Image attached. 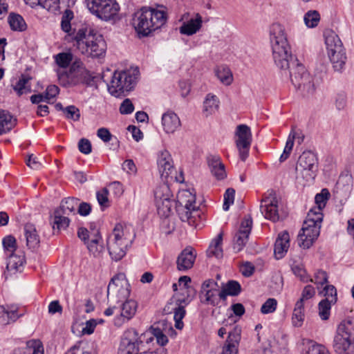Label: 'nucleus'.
I'll use <instances>...</instances> for the list:
<instances>
[{
    "label": "nucleus",
    "instance_id": "b1692460",
    "mask_svg": "<svg viewBox=\"0 0 354 354\" xmlns=\"http://www.w3.org/2000/svg\"><path fill=\"white\" fill-rule=\"evenodd\" d=\"M157 162L161 178L165 180H167L169 177L174 171V167L171 154L167 150L160 151L158 155Z\"/></svg>",
    "mask_w": 354,
    "mask_h": 354
},
{
    "label": "nucleus",
    "instance_id": "6e6552de",
    "mask_svg": "<svg viewBox=\"0 0 354 354\" xmlns=\"http://www.w3.org/2000/svg\"><path fill=\"white\" fill-rule=\"evenodd\" d=\"M333 348L337 354L354 352V324L351 320L342 322L333 339Z\"/></svg>",
    "mask_w": 354,
    "mask_h": 354
},
{
    "label": "nucleus",
    "instance_id": "c85d7f7f",
    "mask_svg": "<svg viewBox=\"0 0 354 354\" xmlns=\"http://www.w3.org/2000/svg\"><path fill=\"white\" fill-rule=\"evenodd\" d=\"M76 0H40L38 6L48 11L55 13L61 8H70L75 5Z\"/></svg>",
    "mask_w": 354,
    "mask_h": 354
},
{
    "label": "nucleus",
    "instance_id": "4c0bfd02",
    "mask_svg": "<svg viewBox=\"0 0 354 354\" xmlns=\"http://www.w3.org/2000/svg\"><path fill=\"white\" fill-rule=\"evenodd\" d=\"M222 241L223 238L221 234H218L212 240L207 250V255L209 257H214L217 259L223 257Z\"/></svg>",
    "mask_w": 354,
    "mask_h": 354
},
{
    "label": "nucleus",
    "instance_id": "1a4fd4ad",
    "mask_svg": "<svg viewBox=\"0 0 354 354\" xmlns=\"http://www.w3.org/2000/svg\"><path fill=\"white\" fill-rule=\"evenodd\" d=\"M139 76V70L137 67H131L129 69L120 72H115L110 84L109 92L115 96H119L124 92L132 90L136 86Z\"/></svg>",
    "mask_w": 354,
    "mask_h": 354
},
{
    "label": "nucleus",
    "instance_id": "e433bc0d",
    "mask_svg": "<svg viewBox=\"0 0 354 354\" xmlns=\"http://www.w3.org/2000/svg\"><path fill=\"white\" fill-rule=\"evenodd\" d=\"M15 125V120L8 112L0 110V135L10 131Z\"/></svg>",
    "mask_w": 354,
    "mask_h": 354
},
{
    "label": "nucleus",
    "instance_id": "6e6d98bb",
    "mask_svg": "<svg viewBox=\"0 0 354 354\" xmlns=\"http://www.w3.org/2000/svg\"><path fill=\"white\" fill-rule=\"evenodd\" d=\"M28 81V79L21 77L17 81L16 84L14 86L13 88L19 95H21L24 93L30 92V86H27Z\"/></svg>",
    "mask_w": 354,
    "mask_h": 354
},
{
    "label": "nucleus",
    "instance_id": "37998d69",
    "mask_svg": "<svg viewBox=\"0 0 354 354\" xmlns=\"http://www.w3.org/2000/svg\"><path fill=\"white\" fill-rule=\"evenodd\" d=\"M10 28L15 31L22 32L26 29V24L24 18L18 14H10L8 17Z\"/></svg>",
    "mask_w": 354,
    "mask_h": 354
},
{
    "label": "nucleus",
    "instance_id": "5701e85b",
    "mask_svg": "<svg viewBox=\"0 0 354 354\" xmlns=\"http://www.w3.org/2000/svg\"><path fill=\"white\" fill-rule=\"evenodd\" d=\"M241 337V328L237 325L228 331L227 338L221 354H238V347Z\"/></svg>",
    "mask_w": 354,
    "mask_h": 354
},
{
    "label": "nucleus",
    "instance_id": "774afa93",
    "mask_svg": "<svg viewBox=\"0 0 354 354\" xmlns=\"http://www.w3.org/2000/svg\"><path fill=\"white\" fill-rule=\"evenodd\" d=\"M108 195L109 191L106 188L97 192V199L101 207H106L109 206Z\"/></svg>",
    "mask_w": 354,
    "mask_h": 354
},
{
    "label": "nucleus",
    "instance_id": "f03ea898",
    "mask_svg": "<svg viewBox=\"0 0 354 354\" xmlns=\"http://www.w3.org/2000/svg\"><path fill=\"white\" fill-rule=\"evenodd\" d=\"M135 236L134 230L131 225L117 223L106 241L111 259L115 261L121 260L131 246Z\"/></svg>",
    "mask_w": 354,
    "mask_h": 354
},
{
    "label": "nucleus",
    "instance_id": "79ce46f5",
    "mask_svg": "<svg viewBox=\"0 0 354 354\" xmlns=\"http://www.w3.org/2000/svg\"><path fill=\"white\" fill-rule=\"evenodd\" d=\"M54 60L57 69L64 70L72 64L73 56L70 52H62L54 55Z\"/></svg>",
    "mask_w": 354,
    "mask_h": 354
},
{
    "label": "nucleus",
    "instance_id": "6ab92c4d",
    "mask_svg": "<svg viewBox=\"0 0 354 354\" xmlns=\"http://www.w3.org/2000/svg\"><path fill=\"white\" fill-rule=\"evenodd\" d=\"M219 286L216 281L212 279L205 281L199 293L200 301L205 305L213 306L218 304Z\"/></svg>",
    "mask_w": 354,
    "mask_h": 354
},
{
    "label": "nucleus",
    "instance_id": "72a5a7b5",
    "mask_svg": "<svg viewBox=\"0 0 354 354\" xmlns=\"http://www.w3.org/2000/svg\"><path fill=\"white\" fill-rule=\"evenodd\" d=\"M220 101L216 95L208 93L203 102V113L207 117L215 113L219 108Z\"/></svg>",
    "mask_w": 354,
    "mask_h": 354
},
{
    "label": "nucleus",
    "instance_id": "69168bd1",
    "mask_svg": "<svg viewBox=\"0 0 354 354\" xmlns=\"http://www.w3.org/2000/svg\"><path fill=\"white\" fill-rule=\"evenodd\" d=\"M81 77L80 84H84L89 86H92L95 84V77H93L84 66Z\"/></svg>",
    "mask_w": 354,
    "mask_h": 354
},
{
    "label": "nucleus",
    "instance_id": "052dcab7",
    "mask_svg": "<svg viewBox=\"0 0 354 354\" xmlns=\"http://www.w3.org/2000/svg\"><path fill=\"white\" fill-rule=\"evenodd\" d=\"M17 311L18 308L16 306H8L6 309L3 308V314L8 317L7 324H9L10 322H15L21 316Z\"/></svg>",
    "mask_w": 354,
    "mask_h": 354
},
{
    "label": "nucleus",
    "instance_id": "8fccbe9b",
    "mask_svg": "<svg viewBox=\"0 0 354 354\" xmlns=\"http://www.w3.org/2000/svg\"><path fill=\"white\" fill-rule=\"evenodd\" d=\"M304 23L308 28H315L318 25L320 15L317 10H309L304 17Z\"/></svg>",
    "mask_w": 354,
    "mask_h": 354
},
{
    "label": "nucleus",
    "instance_id": "2eb2a0df",
    "mask_svg": "<svg viewBox=\"0 0 354 354\" xmlns=\"http://www.w3.org/2000/svg\"><path fill=\"white\" fill-rule=\"evenodd\" d=\"M252 140V136L250 128L246 124L238 125L235 131L234 141L239 158L243 162L249 156Z\"/></svg>",
    "mask_w": 354,
    "mask_h": 354
},
{
    "label": "nucleus",
    "instance_id": "cd10ccee",
    "mask_svg": "<svg viewBox=\"0 0 354 354\" xmlns=\"http://www.w3.org/2000/svg\"><path fill=\"white\" fill-rule=\"evenodd\" d=\"M162 125L167 133H174L180 125V120L177 114L173 111H167L162 116Z\"/></svg>",
    "mask_w": 354,
    "mask_h": 354
},
{
    "label": "nucleus",
    "instance_id": "412c9836",
    "mask_svg": "<svg viewBox=\"0 0 354 354\" xmlns=\"http://www.w3.org/2000/svg\"><path fill=\"white\" fill-rule=\"evenodd\" d=\"M260 210L266 219L273 222L279 220L278 200L274 194L271 192L261 200Z\"/></svg>",
    "mask_w": 354,
    "mask_h": 354
},
{
    "label": "nucleus",
    "instance_id": "9b49d317",
    "mask_svg": "<svg viewBox=\"0 0 354 354\" xmlns=\"http://www.w3.org/2000/svg\"><path fill=\"white\" fill-rule=\"evenodd\" d=\"M90 12L99 19L115 21L119 15L120 7L116 0H85Z\"/></svg>",
    "mask_w": 354,
    "mask_h": 354
},
{
    "label": "nucleus",
    "instance_id": "0e129e2a",
    "mask_svg": "<svg viewBox=\"0 0 354 354\" xmlns=\"http://www.w3.org/2000/svg\"><path fill=\"white\" fill-rule=\"evenodd\" d=\"M64 112L66 114V117L68 119H71L74 121H77L80 119V111L75 106H68L64 109Z\"/></svg>",
    "mask_w": 354,
    "mask_h": 354
},
{
    "label": "nucleus",
    "instance_id": "a19ab883",
    "mask_svg": "<svg viewBox=\"0 0 354 354\" xmlns=\"http://www.w3.org/2000/svg\"><path fill=\"white\" fill-rule=\"evenodd\" d=\"M329 192L326 189H323L321 193L317 194L315 198V206L312 207L308 212L323 214L322 209L325 207Z\"/></svg>",
    "mask_w": 354,
    "mask_h": 354
},
{
    "label": "nucleus",
    "instance_id": "49530a36",
    "mask_svg": "<svg viewBox=\"0 0 354 354\" xmlns=\"http://www.w3.org/2000/svg\"><path fill=\"white\" fill-rule=\"evenodd\" d=\"M25 353L28 354H44L42 342L39 339H31L27 342Z\"/></svg>",
    "mask_w": 354,
    "mask_h": 354
},
{
    "label": "nucleus",
    "instance_id": "338daca9",
    "mask_svg": "<svg viewBox=\"0 0 354 354\" xmlns=\"http://www.w3.org/2000/svg\"><path fill=\"white\" fill-rule=\"evenodd\" d=\"M59 88L56 85H50L48 86L46 91L44 93L45 95V100H46V102H50L51 100L55 98V97L59 94Z\"/></svg>",
    "mask_w": 354,
    "mask_h": 354
},
{
    "label": "nucleus",
    "instance_id": "a18cd8bd",
    "mask_svg": "<svg viewBox=\"0 0 354 354\" xmlns=\"http://www.w3.org/2000/svg\"><path fill=\"white\" fill-rule=\"evenodd\" d=\"M295 137H296V134L295 133V129L292 128L288 136V138H287V140L286 142V145L283 149V151L279 158V161L281 162H283L285 160H286L288 158V157L290 156L291 151L292 150L293 146H294V142L295 140Z\"/></svg>",
    "mask_w": 354,
    "mask_h": 354
},
{
    "label": "nucleus",
    "instance_id": "ea45409f",
    "mask_svg": "<svg viewBox=\"0 0 354 354\" xmlns=\"http://www.w3.org/2000/svg\"><path fill=\"white\" fill-rule=\"evenodd\" d=\"M78 205V199L75 198H66L61 202L59 207L57 210L61 212L67 216L75 214Z\"/></svg>",
    "mask_w": 354,
    "mask_h": 354
},
{
    "label": "nucleus",
    "instance_id": "a878e982",
    "mask_svg": "<svg viewBox=\"0 0 354 354\" xmlns=\"http://www.w3.org/2000/svg\"><path fill=\"white\" fill-rule=\"evenodd\" d=\"M203 19L200 14L196 13L194 18H191L186 22H183L179 28V32L182 35L191 36L196 34L202 27Z\"/></svg>",
    "mask_w": 354,
    "mask_h": 354
},
{
    "label": "nucleus",
    "instance_id": "4468645a",
    "mask_svg": "<svg viewBox=\"0 0 354 354\" xmlns=\"http://www.w3.org/2000/svg\"><path fill=\"white\" fill-rule=\"evenodd\" d=\"M84 64L80 60L73 62L68 71L56 69L59 84L64 87L74 86L80 84L82 78Z\"/></svg>",
    "mask_w": 354,
    "mask_h": 354
},
{
    "label": "nucleus",
    "instance_id": "58836bf2",
    "mask_svg": "<svg viewBox=\"0 0 354 354\" xmlns=\"http://www.w3.org/2000/svg\"><path fill=\"white\" fill-rule=\"evenodd\" d=\"M305 319V309L304 304H301V301H297L295 305L292 322V325L295 327H300L302 326Z\"/></svg>",
    "mask_w": 354,
    "mask_h": 354
},
{
    "label": "nucleus",
    "instance_id": "dca6fc26",
    "mask_svg": "<svg viewBox=\"0 0 354 354\" xmlns=\"http://www.w3.org/2000/svg\"><path fill=\"white\" fill-rule=\"evenodd\" d=\"M138 303L134 299H129L120 302L114 308V314H116L113 324L117 327H120L129 322L136 314Z\"/></svg>",
    "mask_w": 354,
    "mask_h": 354
},
{
    "label": "nucleus",
    "instance_id": "f257e3e1",
    "mask_svg": "<svg viewBox=\"0 0 354 354\" xmlns=\"http://www.w3.org/2000/svg\"><path fill=\"white\" fill-rule=\"evenodd\" d=\"M153 335H139L133 328L127 329L121 339L118 354H167L164 348L167 337L159 328L153 329Z\"/></svg>",
    "mask_w": 354,
    "mask_h": 354
},
{
    "label": "nucleus",
    "instance_id": "bf43d9fd",
    "mask_svg": "<svg viewBox=\"0 0 354 354\" xmlns=\"http://www.w3.org/2000/svg\"><path fill=\"white\" fill-rule=\"evenodd\" d=\"M308 281L313 282L317 285H324L328 282V274L326 272L319 270L314 274V279L308 277Z\"/></svg>",
    "mask_w": 354,
    "mask_h": 354
},
{
    "label": "nucleus",
    "instance_id": "bb28decb",
    "mask_svg": "<svg viewBox=\"0 0 354 354\" xmlns=\"http://www.w3.org/2000/svg\"><path fill=\"white\" fill-rule=\"evenodd\" d=\"M290 247V236L289 234L284 231L279 234L276 239L274 248V254L277 259H282L287 253Z\"/></svg>",
    "mask_w": 354,
    "mask_h": 354
},
{
    "label": "nucleus",
    "instance_id": "0eeeda50",
    "mask_svg": "<svg viewBox=\"0 0 354 354\" xmlns=\"http://www.w3.org/2000/svg\"><path fill=\"white\" fill-rule=\"evenodd\" d=\"M325 44L328 57L336 71H342L346 62L345 48L339 36L333 30L324 32Z\"/></svg>",
    "mask_w": 354,
    "mask_h": 354
},
{
    "label": "nucleus",
    "instance_id": "9d476101",
    "mask_svg": "<svg viewBox=\"0 0 354 354\" xmlns=\"http://www.w3.org/2000/svg\"><path fill=\"white\" fill-rule=\"evenodd\" d=\"M323 214L308 212L301 232L298 234V243L303 248H309L320 234Z\"/></svg>",
    "mask_w": 354,
    "mask_h": 354
},
{
    "label": "nucleus",
    "instance_id": "680f3d73",
    "mask_svg": "<svg viewBox=\"0 0 354 354\" xmlns=\"http://www.w3.org/2000/svg\"><path fill=\"white\" fill-rule=\"evenodd\" d=\"M235 191L232 188H228L224 194V203L223 209L227 211L230 205L233 204L234 200Z\"/></svg>",
    "mask_w": 354,
    "mask_h": 354
},
{
    "label": "nucleus",
    "instance_id": "aec40b11",
    "mask_svg": "<svg viewBox=\"0 0 354 354\" xmlns=\"http://www.w3.org/2000/svg\"><path fill=\"white\" fill-rule=\"evenodd\" d=\"M252 227V220L250 216L242 221L239 230L236 232L233 239V249L236 252L243 250L246 245Z\"/></svg>",
    "mask_w": 354,
    "mask_h": 354
},
{
    "label": "nucleus",
    "instance_id": "603ef678",
    "mask_svg": "<svg viewBox=\"0 0 354 354\" xmlns=\"http://www.w3.org/2000/svg\"><path fill=\"white\" fill-rule=\"evenodd\" d=\"M66 354H93L88 344L85 342H79L71 348Z\"/></svg>",
    "mask_w": 354,
    "mask_h": 354
},
{
    "label": "nucleus",
    "instance_id": "e2e57ef3",
    "mask_svg": "<svg viewBox=\"0 0 354 354\" xmlns=\"http://www.w3.org/2000/svg\"><path fill=\"white\" fill-rule=\"evenodd\" d=\"M224 288L232 296L238 295L241 290V285L236 281H228Z\"/></svg>",
    "mask_w": 354,
    "mask_h": 354
},
{
    "label": "nucleus",
    "instance_id": "423d86ee",
    "mask_svg": "<svg viewBox=\"0 0 354 354\" xmlns=\"http://www.w3.org/2000/svg\"><path fill=\"white\" fill-rule=\"evenodd\" d=\"M130 285L123 273L115 275L107 287V300L109 307L104 310L106 316L114 314V308L120 302L129 300Z\"/></svg>",
    "mask_w": 354,
    "mask_h": 354
},
{
    "label": "nucleus",
    "instance_id": "de8ad7c7",
    "mask_svg": "<svg viewBox=\"0 0 354 354\" xmlns=\"http://www.w3.org/2000/svg\"><path fill=\"white\" fill-rule=\"evenodd\" d=\"M73 17H74L73 12L69 9H66L62 16V19H61L62 30L63 31H64L65 32L68 33L69 35H71V31L72 30V28H71V21L73 19Z\"/></svg>",
    "mask_w": 354,
    "mask_h": 354
},
{
    "label": "nucleus",
    "instance_id": "473e14b6",
    "mask_svg": "<svg viewBox=\"0 0 354 354\" xmlns=\"http://www.w3.org/2000/svg\"><path fill=\"white\" fill-rule=\"evenodd\" d=\"M304 354H330L328 349L322 344L309 339H303L301 342Z\"/></svg>",
    "mask_w": 354,
    "mask_h": 354
},
{
    "label": "nucleus",
    "instance_id": "c756f323",
    "mask_svg": "<svg viewBox=\"0 0 354 354\" xmlns=\"http://www.w3.org/2000/svg\"><path fill=\"white\" fill-rule=\"evenodd\" d=\"M87 249L94 257H99L104 251V243L97 230H94V235L86 242Z\"/></svg>",
    "mask_w": 354,
    "mask_h": 354
},
{
    "label": "nucleus",
    "instance_id": "ddd939ff",
    "mask_svg": "<svg viewBox=\"0 0 354 354\" xmlns=\"http://www.w3.org/2000/svg\"><path fill=\"white\" fill-rule=\"evenodd\" d=\"M172 194L167 183H161L156 187L154 191L155 203L158 214L161 217H168L173 207L174 201L171 199Z\"/></svg>",
    "mask_w": 354,
    "mask_h": 354
},
{
    "label": "nucleus",
    "instance_id": "5fc2aeb1",
    "mask_svg": "<svg viewBox=\"0 0 354 354\" xmlns=\"http://www.w3.org/2000/svg\"><path fill=\"white\" fill-rule=\"evenodd\" d=\"M297 90L304 97L309 98L313 97L315 95L316 91L314 80L304 84L299 88H297Z\"/></svg>",
    "mask_w": 354,
    "mask_h": 354
},
{
    "label": "nucleus",
    "instance_id": "f8f14e48",
    "mask_svg": "<svg viewBox=\"0 0 354 354\" xmlns=\"http://www.w3.org/2000/svg\"><path fill=\"white\" fill-rule=\"evenodd\" d=\"M318 171V158L311 151H306L299 156L296 165V174L298 179L306 183L312 182Z\"/></svg>",
    "mask_w": 354,
    "mask_h": 354
},
{
    "label": "nucleus",
    "instance_id": "f3484780",
    "mask_svg": "<svg viewBox=\"0 0 354 354\" xmlns=\"http://www.w3.org/2000/svg\"><path fill=\"white\" fill-rule=\"evenodd\" d=\"M288 68H290L291 82L296 89L304 84L314 80L313 77L306 71L305 66L299 63L298 59L295 57L290 59Z\"/></svg>",
    "mask_w": 354,
    "mask_h": 354
},
{
    "label": "nucleus",
    "instance_id": "3c124183",
    "mask_svg": "<svg viewBox=\"0 0 354 354\" xmlns=\"http://www.w3.org/2000/svg\"><path fill=\"white\" fill-rule=\"evenodd\" d=\"M335 303H330L328 300L322 299L318 304L319 316L322 320L328 319L330 315L331 306Z\"/></svg>",
    "mask_w": 354,
    "mask_h": 354
},
{
    "label": "nucleus",
    "instance_id": "4be33fe9",
    "mask_svg": "<svg viewBox=\"0 0 354 354\" xmlns=\"http://www.w3.org/2000/svg\"><path fill=\"white\" fill-rule=\"evenodd\" d=\"M187 292H188L180 291V294L177 295L176 297V307L174 308V319L175 320V327L178 329H182L183 328L184 324L182 319L184 318L186 313L185 307L187 306L192 300Z\"/></svg>",
    "mask_w": 354,
    "mask_h": 354
},
{
    "label": "nucleus",
    "instance_id": "c03bdc74",
    "mask_svg": "<svg viewBox=\"0 0 354 354\" xmlns=\"http://www.w3.org/2000/svg\"><path fill=\"white\" fill-rule=\"evenodd\" d=\"M216 75L221 82L225 85H230L233 81L232 73L227 66H218L216 70Z\"/></svg>",
    "mask_w": 354,
    "mask_h": 354
},
{
    "label": "nucleus",
    "instance_id": "13d9d810",
    "mask_svg": "<svg viewBox=\"0 0 354 354\" xmlns=\"http://www.w3.org/2000/svg\"><path fill=\"white\" fill-rule=\"evenodd\" d=\"M277 306V301L274 298L268 299L262 305L261 312L263 314L274 313Z\"/></svg>",
    "mask_w": 354,
    "mask_h": 354
},
{
    "label": "nucleus",
    "instance_id": "09e8293b",
    "mask_svg": "<svg viewBox=\"0 0 354 354\" xmlns=\"http://www.w3.org/2000/svg\"><path fill=\"white\" fill-rule=\"evenodd\" d=\"M2 243L6 256L15 253L17 250V241L12 235H8L4 237L2 241Z\"/></svg>",
    "mask_w": 354,
    "mask_h": 354
},
{
    "label": "nucleus",
    "instance_id": "20e7f679",
    "mask_svg": "<svg viewBox=\"0 0 354 354\" xmlns=\"http://www.w3.org/2000/svg\"><path fill=\"white\" fill-rule=\"evenodd\" d=\"M167 19L165 11L143 7L134 14L133 26L139 35L145 37L164 26Z\"/></svg>",
    "mask_w": 354,
    "mask_h": 354
},
{
    "label": "nucleus",
    "instance_id": "a211bd4d",
    "mask_svg": "<svg viewBox=\"0 0 354 354\" xmlns=\"http://www.w3.org/2000/svg\"><path fill=\"white\" fill-rule=\"evenodd\" d=\"M177 202L180 207L186 209L185 214L179 212L180 219L183 221H188L191 218L192 212L196 211L198 208L196 205L195 194L189 189H183L178 193Z\"/></svg>",
    "mask_w": 354,
    "mask_h": 354
},
{
    "label": "nucleus",
    "instance_id": "7ed1b4c3",
    "mask_svg": "<svg viewBox=\"0 0 354 354\" xmlns=\"http://www.w3.org/2000/svg\"><path fill=\"white\" fill-rule=\"evenodd\" d=\"M270 39L275 64L279 68L286 70L293 57L284 26L279 23L272 24L270 27Z\"/></svg>",
    "mask_w": 354,
    "mask_h": 354
},
{
    "label": "nucleus",
    "instance_id": "864d4df0",
    "mask_svg": "<svg viewBox=\"0 0 354 354\" xmlns=\"http://www.w3.org/2000/svg\"><path fill=\"white\" fill-rule=\"evenodd\" d=\"M319 294L326 297L324 300H328L330 301V303L337 302V290L333 285H326Z\"/></svg>",
    "mask_w": 354,
    "mask_h": 354
},
{
    "label": "nucleus",
    "instance_id": "39448f33",
    "mask_svg": "<svg viewBox=\"0 0 354 354\" xmlns=\"http://www.w3.org/2000/svg\"><path fill=\"white\" fill-rule=\"evenodd\" d=\"M77 48L88 56L98 57L106 50V43L102 36L91 29L82 28L73 37Z\"/></svg>",
    "mask_w": 354,
    "mask_h": 354
},
{
    "label": "nucleus",
    "instance_id": "f704fd0d",
    "mask_svg": "<svg viewBox=\"0 0 354 354\" xmlns=\"http://www.w3.org/2000/svg\"><path fill=\"white\" fill-rule=\"evenodd\" d=\"M7 269L9 271H20L25 263V257L21 253L19 254L13 253L7 256Z\"/></svg>",
    "mask_w": 354,
    "mask_h": 354
},
{
    "label": "nucleus",
    "instance_id": "7c9ffc66",
    "mask_svg": "<svg viewBox=\"0 0 354 354\" xmlns=\"http://www.w3.org/2000/svg\"><path fill=\"white\" fill-rule=\"evenodd\" d=\"M208 165L211 173L218 180L224 179L226 177V172L225 166L222 163L220 158L216 156H211L208 157Z\"/></svg>",
    "mask_w": 354,
    "mask_h": 354
},
{
    "label": "nucleus",
    "instance_id": "393cba45",
    "mask_svg": "<svg viewBox=\"0 0 354 354\" xmlns=\"http://www.w3.org/2000/svg\"><path fill=\"white\" fill-rule=\"evenodd\" d=\"M196 254L192 248H185L178 255L176 261L177 268L180 271H185L194 266Z\"/></svg>",
    "mask_w": 354,
    "mask_h": 354
},
{
    "label": "nucleus",
    "instance_id": "c9c22d12",
    "mask_svg": "<svg viewBox=\"0 0 354 354\" xmlns=\"http://www.w3.org/2000/svg\"><path fill=\"white\" fill-rule=\"evenodd\" d=\"M51 222L53 230H57L59 232L61 230L66 229L68 226L70 219L68 218V216L55 209Z\"/></svg>",
    "mask_w": 354,
    "mask_h": 354
},
{
    "label": "nucleus",
    "instance_id": "4d7b16f0",
    "mask_svg": "<svg viewBox=\"0 0 354 354\" xmlns=\"http://www.w3.org/2000/svg\"><path fill=\"white\" fill-rule=\"evenodd\" d=\"M291 269L293 272V273L298 277H299V279H301V281H302L303 282H308V276L306 273V271L305 270L303 265L301 264H292L291 266Z\"/></svg>",
    "mask_w": 354,
    "mask_h": 354
},
{
    "label": "nucleus",
    "instance_id": "2f4dec72",
    "mask_svg": "<svg viewBox=\"0 0 354 354\" xmlns=\"http://www.w3.org/2000/svg\"><path fill=\"white\" fill-rule=\"evenodd\" d=\"M24 232L26 240V245L30 249H35L38 248L40 239L35 226L31 223H27L24 226Z\"/></svg>",
    "mask_w": 354,
    "mask_h": 354
}]
</instances>
